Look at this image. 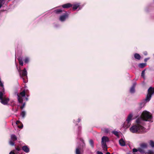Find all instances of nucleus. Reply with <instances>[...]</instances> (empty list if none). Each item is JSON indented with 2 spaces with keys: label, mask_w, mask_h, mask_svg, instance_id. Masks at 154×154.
Returning a JSON list of instances; mask_svg holds the SVG:
<instances>
[{
  "label": "nucleus",
  "mask_w": 154,
  "mask_h": 154,
  "mask_svg": "<svg viewBox=\"0 0 154 154\" xmlns=\"http://www.w3.org/2000/svg\"><path fill=\"white\" fill-rule=\"evenodd\" d=\"M144 121L151 122H153L152 117L151 113L146 110L143 112L140 118L137 119L136 122L138 124H143Z\"/></svg>",
  "instance_id": "nucleus-1"
},
{
  "label": "nucleus",
  "mask_w": 154,
  "mask_h": 154,
  "mask_svg": "<svg viewBox=\"0 0 154 154\" xmlns=\"http://www.w3.org/2000/svg\"><path fill=\"white\" fill-rule=\"evenodd\" d=\"M137 125L132 126L130 128V131L133 133H145L147 131V130L141 125L143 124H138Z\"/></svg>",
  "instance_id": "nucleus-2"
},
{
  "label": "nucleus",
  "mask_w": 154,
  "mask_h": 154,
  "mask_svg": "<svg viewBox=\"0 0 154 154\" xmlns=\"http://www.w3.org/2000/svg\"><path fill=\"white\" fill-rule=\"evenodd\" d=\"M5 94L4 88L3 86L0 88V102L4 105L7 104L9 100L8 98H6L4 95Z\"/></svg>",
  "instance_id": "nucleus-3"
},
{
  "label": "nucleus",
  "mask_w": 154,
  "mask_h": 154,
  "mask_svg": "<svg viewBox=\"0 0 154 154\" xmlns=\"http://www.w3.org/2000/svg\"><path fill=\"white\" fill-rule=\"evenodd\" d=\"M109 141V138L106 136H103L101 139V145L104 151L107 150V145L106 143Z\"/></svg>",
  "instance_id": "nucleus-4"
},
{
  "label": "nucleus",
  "mask_w": 154,
  "mask_h": 154,
  "mask_svg": "<svg viewBox=\"0 0 154 154\" xmlns=\"http://www.w3.org/2000/svg\"><path fill=\"white\" fill-rule=\"evenodd\" d=\"M154 94V88L150 87L148 90V93L147 95L146 99L144 100L146 102H149L150 100L151 96Z\"/></svg>",
  "instance_id": "nucleus-5"
},
{
  "label": "nucleus",
  "mask_w": 154,
  "mask_h": 154,
  "mask_svg": "<svg viewBox=\"0 0 154 154\" xmlns=\"http://www.w3.org/2000/svg\"><path fill=\"white\" fill-rule=\"evenodd\" d=\"M19 72L20 76L21 78H22L23 80V82L25 83L26 82H27V80H25L23 78V77H26V78H27V73L26 69L24 68L23 70L19 71Z\"/></svg>",
  "instance_id": "nucleus-6"
},
{
  "label": "nucleus",
  "mask_w": 154,
  "mask_h": 154,
  "mask_svg": "<svg viewBox=\"0 0 154 154\" xmlns=\"http://www.w3.org/2000/svg\"><path fill=\"white\" fill-rule=\"evenodd\" d=\"M17 99L19 103H22L23 102V98L25 97V90L23 91L20 93L19 94H17Z\"/></svg>",
  "instance_id": "nucleus-7"
},
{
  "label": "nucleus",
  "mask_w": 154,
  "mask_h": 154,
  "mask_svg": "<svg viewBox=\"0 0 154 154\" xmlns=\"http://www.w3.org/2000/svg\"><path fill=\"white\" fill-rule=\"evenodd\" d=\"M17 139V137L15 135H11V140L9 142L10 145L11 146H14L15 143L14 141L16 140Z\"/></svg>",
  "instance_id": "nucleus-8"
},
{
  "label": "nucleus",
  "mask_w": 154,
  "mask_h": 154,
  "mask_svg": "<svg viewBox=\"0 0 154 154\" xmlns=\"http://www.w3.org/2000/svg\"><path fill=\"white\" fill-rule=\"evenodd\" d=\"M133 115L131 114H130L128 116L127 118L126 121V122L128 123V125L127 126V127H129V126L131 125L130 122L132 120V117Z\"/></svg>",
  "instance_id": "nucleus-9"
},
{
  "label": "nucleus",
  "mask_w": 154,
  "mask_h": 154,
  "mask_svg": "<svg viewBox=\"0 0 154 154\" xmlns=\"http://www.w3.org/2000/svg\"><path fill=\"white\" fill-rule=\"evenodd\" d=\"M68 14L66 13L65 14L61 15L60 17V20L61 21H64L68 17Z\"/></svg>",
  "instance_id": "nucleus-10"
},
{
  "label": "nucleus",
  "mask_w": 154,
  "mask_h": 154,
  "mask_svg": "<svg viewBox=\"0 0 154 154\" xmlns=\"http://www.w3.org/2000/svg\"><path fill=\"white\" fill-rule=\"evenodd\" d=\"M22 149L26 153H28L29 152V149L27 146H23L22 147Z\"/></svg>",
  "instance_id": "nucleus-11"
},
{
  "label": "nucleus",
  "mask_w": 154,
  "mask_h": 154,
  "mask_svg": "<svg viewBox=\"0 0 154 154\" xmlns=\"http://www.w3.org/2000/svg\"><path fill=\"white\" fill-rule=\"evenodd\" d=\"M136 85V83H134L130 89V92L131 93H133L135 92V87Z\"/></svg>",
  "instance_id": "nucleus-12"
},
{
  "label": "nucleus",
  "mask_w": 154,
  "mask_h": 154,
  "mask_svg": "<svg viewBox=\"0 0 154 154\" xmlns=\"http://www.w3.org/2000/svg\"><path fill=\"white\" fill-rule=\"evenodd\" d=\"M72 6V5L70 3H67L66 4H65L63 5L62 6V7L63 8H69Z\"/></svg>",
  "instance_id": "nucleus-13"
},
{
  "label": "nucleus",
  "mask_w": 154,
  "mask_h": 154,
  "mask_svg": "<svg viewBox=\"0 0 154 154\" xmlns=\"http://www.w3.org/2000/svg\"><path fill=\"white\" fill-rule=\"evenodd\" d=\"M119 143L120 145L122 146H124L125 144V141L123 140L122 139H121L119 140Z\"/></svg>",
  "instance_id": "nucleus-14"
},
{
  "label": "nucleus",
  "mask_w": 154,
  "mask_h": 154,
  "mask_svg": "<svg viewBox=\"0 0 154 154\" xmlns=\"http://www.w3.org/2000/svg\"><path fill=\"white\" fill-rule=\"evenodd\" d=\"M146 65V63H140L138 65V67L140 68H143Z\"/></svg>",
  "instance_id": "nucleus-15"
},
{
  "label": "nucleus",
  "mask_w": 154,
  "mask_h": 154,
  "mask_svg": "<svg viewBox=\"0 0 154 154\" xmlns=\"http://www.w3.org/2000/svg\"><path fill=\"white\" fill-rule=\"evenodd\" d=\"M134 57L135 59L139 60L140 59V56L138 54L136 53L134 54Z\"/></svg>",
  "instance_id": "nucleus-16"
},
{
  "label": "nucleus",
  "mask_w": 154,
  "mask_h": 154,
  "mask_svg": "<svg viewBox=\"0 0 154 154\" xmlns=\"http://www.w3.org/2000/svg\"><path fill=\"white\" fill-rule=\"evenodd\" d=\"M79 6V4H77L73 5V9L74 10H76Z\"/></svg>",
  "instance_id": "nucleus-17"
},
{
  "label": "nucleus",
  "mask_w": 154,
  "mask_h": 154,
  "mask_svg": "<svg viewBox=\"0 0 154 154\" xmlns=\"http://www.w3.org/2000/svg\"><path fill=\"white\" fill-rule=\"evenodd\" d=\"M112 134H113L115 135H116L117 137H119V134L118 132L116 131H112Z\"/></svg>",
  "instance_id": "nucleus-18"
},
{
  "label": "nucleus",
  "mask_w": 154,
  "mask_h": 154,
  "mask_svg": "<svg viewBox=\"0 0 154 154\" xmlns=\"http://www.w3.org/2000/svg\"><path fill=\"white\" fill-rule=\"evenodd\" d=\"M89 143L92 148L94 147V141L92 140H90L89 141Z\"/></svg>",
  "instance_id": "nucleus-19"
},
{
  "label": "nucleus",
  "mask_w": 154,
  "mask_h": 154,
  "mask_svg": "<svg viewBox=\"0 0 154 154\" xmlns=\"http://www.w3.org/2000/svg\"><path fill=\"white\" fill-rule=\"evenodd\" d=\"M140 146L142 148H146L147 147V145L146 143H142L141 144Z\"/></svg>",
  "instance_id": "nucleus-20"
},
{
  "label": "nucleus",
  "mask_w": 154,
  "mask_h": 154,
  "mask_svg": "<svg viewBox=\"0 0 154 154\" xmlns=\"http://www.w3.org/2000/svg\"><path fill=\"white\" fill-rule=\"evenodd\" d=\"M18 60L20 64L22 66L23 65V62L22 59L21 58H19L18 59Z\"/></svg>",
  "instance_id": "nucleus-21"
},
{
  "label": "nucleus",
  "mask_w": 154,
  "mask_h": 154,
  "mask_svg": "<svg viewBox=\"0 0 154 154\" xmlns=\"http://www.w3.org/2000/svg\"><path fill=\"white\" fill-rule=\"evenodd\" d=\"M138 150L141 153H144L145 151L144 150V149L142 148H139L138 149Z\"/></svg>",
  "instance_id": "nucleus-22"
},
{
  "label": "nucleus",
  "mask_w": 154,
  "mask_h": 154,
  "mask_svg": "<svg viewBox=\"0 0 154 154\" xmlns=\"http://www.w3.org/2000/svg\"><path fill=\"white\" fill-rule=\"evenodd\" d=\"M128 125V123L126 122V121H125L123 124V127L125 128H128L129 127H127V126Z\"/></svg>",
  "instance_id": "nucleus-23"
},
{
  "label": "nucleus",
  "mask_w": 154,
  "mask_h": 154,
  "mask_svg": "<svg viewBox=\"0 0 154 154\" xmlns=\"http://www.w3.org/2000/svg\"><path fill=\"white\" fill-rule=\"evenodd\" d=\"M149 144L152 147H154V142L152 140H150L149 141Z\"/></svg>",
  "instance_id": "nucleus-24"
},
{
  "label": "nucleus",
  "mask_w": 154,
  "mask_h": 154,
  "mask_svg": "<svg viewBox=\"0 0 154 154\" xmlns=\"http://www.w3.org/2000/svg\"><path fill=\"white\" fill-rule=\"evenodd\" d=\"M63 10L61 9H57L55 11V12L57 14L59 13L60 12H62Z\"/></svg>",
  "instance_id": "nucleus-25"
},
{
  "label": "nucleus",
  "mask_w": 154,
  "mask_h": 154,
  "mask_svg": "<svg viewBox=\"0 0 154 154\" xmlns=\"http://www.w3.org/2000/svg\"><path fill=\"white\" fill-rule=\"evenodd\" d=\"M76 154H81L80 149L79 148H77L76 149Z\"/></svg>",
  "instance_id": "nucleus-26"
},
{
  "label": "nucleus",
  "mask_w": 154,
  "mask_h": 154,
  "mask_svg": "<svg viewBox=\"0 0 154 154\" xmlns=\"http://www.w3.org/2000/svg\"><path fill=\"white\" fill-rule=\"evenodd\" d=\"M25 115L26 112L24 111H22L21 113V115L23 118H24V117Z\"/></svg>",
  "instance_id": "nucleus-27"
},
{
  "label": "nucleus",
  "mask_w": 154,
  "mask_h": 154,
  "mask_svg": "<svg viewBox=\"0 0 154 154\" xmlns=\"http://www.w3.org/2000/svg\"><path fill=\"white\" fill-rule=\"evenodd\" d=\"M29 61V59L28 57H26L24 60V62L25 63H28Z\"/></svg>",
  "instance_id": "nucleus-28"
},
{
  "label": "nucleus",
  "mask_w": 154,
  "mask_h": 154,
  "mask_svg": "<svg viewBox=\"0 0 154 154\" xmlns=\"http://www.w3.org/2000/svg\"><path fill=\"white\" fill-rule=\"evenodd\" d=\"M145 70H143L142 72V73H141V76L143 78H145V76H144V75H145Z\"/></svg>",
  "instance_id": "nucleus-29"
},
{
  "label": "nucleus",
  "mask_w": 154,
  "mask_h": 154,
  "mask_svg": "<svg viewBox=\"0 0 154 154\" xmlns=\"http://www.w3.org/2000/svg\"><path fill=\"white\" fill-rule=\"evenodd\" d=\"M104 131L106 133H108L109 132V130L108 128H105L104 129Z\"/></svg>",
  "instance_id": "nucleus-30"
},
{
  "label": "nucleus",
  "mask_w": 154,
  "mask_h": 154,
  "mask_svg": "<svg viewBox=\"0 0 154 154\" xmlns=\"http://www.w3.org/2000/svg\"><path fill=\"white\" fill-rule=\"evenodd\" d=\"M3 0H0V8L1 7L2 5Z\"/></svg>",
  "instance_id": "nucleus-31"
},
{
  "label": "nucleus",
  "mask_w": 154,
  "mask_h": 154,
  "mask_svg": "<svg viewBox=\"0 0 154 154\" xmlns=\"http://www.w3.org/2000/svg\"><path fill=\"white\" fill-rule=\"evenodd\" d=\"M25 103H23L22 106H21L20 107V109H22L23 108H24V107L25 106Z\"/></svg>",
  "instance_id": "nucleus-32"
},
{
  "label": "nucleus",
  "mask_w": 154,
  "mask_h": 154,
  "mask_svg": "<svg viewBox=\"0 0 154 154\" xmlns=\"http://www.w3.org/2000/svg\"><path fill=\"white\" fill-rule=\"evenodd\" d=\"M16 149L17 151H19L20 150L21 148H20L19 147H18L16 148Z\"/></svg>",
  "instance_id": "nucleus-33"
},
{
  "label": "nucleus",
  "mask_w": 154,
  "mask_h": 154,
  "mask_svg": "<svg viewBox=\"0 0 154 154\" xmlns=\"http://www.w3.org/2000/svg\"><path fill=\"white\" fill-rule=\"evenodd\" d=\"M137 150L135 148L133 149V152H137Z\"/></svg>",
  "instance_id": "nucleus-34"
},
{
  "label": "nucleus",
  "mask_w": 154,
  "mask_h": 154,
  "mask_svg": "<svg viewBox=\"0 0 154 154\" xmlns=\"http://www.w3.org/2000/svg\"><path fill=\"white\" fill-rule=\"evenodd\" d=\"M149 59V57H148V58H145L144 59V61L145 62H146Z\"/></svg>",
  "instance_id": "nucleus-35"
},
{
  "label": "nucleus",
  "mask_w": 154,
  "mask_h": 154,
  "mask_svg": "<svg viewBox=\"0 0 154 154\" xmlns=\"http://www.w3.org/2000/svg\"><path fill=\"white\" fill-rule=\"evenodd\" d=\"M14 150L11 151L9 153V154H15L14 152Z\"/></svg>",
  "instance_id": "nucleus-36"
},
{
  "label": "nucleus",
  "mask_w": 154,
  "mask_h": 154,
  "mask_svg": "<svg viewBox=\"0 0 154 154\" xmlns=\"http://www.w3.org/2000/svg\"><path fill=\"white\" fill-rule=\"evenodd\" d=\"M97 154H103V153L101 152L98 151L97 152Z\"/></svg>",
  "instance_id": "nucleus-37"
},
{
  "label": "nucleus",
  "mask_w": 154,
  "mask_h": 154,
  "mask_svg": "<svg viewBox=\"0 0 154 154\" xmlns=\"http://www.w3.org/2000/svg\"><path fill=\"white\" fill-rule=\"evenodd\" d=\"M18 127L19 128H22L23 127V125L22 124L21 126L18 125Z\"/></svg>",
  "instance_id": "nucleus-38"
},
{
  "label": "nucleus",
  "mask_w": 154,
  "mask_h": 154,
  "mask_svg": "<svg viewBox=\"0 0 154 154\" xmlns=\"http://www.w3.org/2000/svg\"><path fill=\"white\" fill-rule=\"evenodd\" d=\"M143 54L145 55H146L147 54V53L146 51H145L143 53Z\"/></svg>",
  "instance_id": "nucleus-39"
},
{
  "label": "nucleus",
  "mask_w": 154,
  "mask_h": 154,
  "mask_svg": "<svg viewBox=\"0 0 154 154\" xmlns=\"http://www.w3.org/2000/svg\"><path fill=\"white\" fill-rule=\"evenodd\" d=\"M20 121H17L16 122V124L17 125L20 123Z\"/></svg>",
  "instance_id": "nucleus-40"
},
{
  "label": "nucleus",
  "mask_w": 154,
  "mask_h": 154,
  "mask_svg": "<svg viewBox=\"0 0 154 154\" xmlns=\"http://www.w3.org/2000/svg\"><path fill=\"white\" fill-rule=\"evenodd\" d=\"M80 121H81V119H79L78 122H79Z\"/></svg>",
  "instance_id": "nucleus-41"
},
{
  "label": "nucleus",
  "mask_w": 154,
  "mask_h": 154,
  "mask_svg": "<svg viewBox=\"0 0 154 154\" xmlns=\"http://www.w3.org/2000/svg\"><path fill=\"white\" fill-rule=\"evenodd\" d=\"M106 154H110L109 152H107Z\"/></svg>",
  "instance_id": "nucleus-42"
},
{
  "label": "nucleus",
  "mask_w": 154,
  "mask_h": 154,
  "mask_svg": "<svg viewBox=\"0 0 154 154\" xmlns=\"http://www.w3.org/2000/svg\"><path fill=\"white\" fill-rule=\"evenodd\" d=\"M26 100H28V99H27V98H26Z\"/></svg>",
  "instance_id": "nucleus-43"
}]
</instances>
